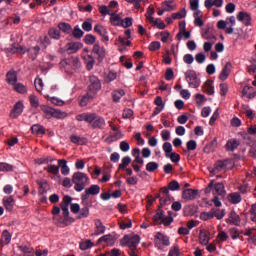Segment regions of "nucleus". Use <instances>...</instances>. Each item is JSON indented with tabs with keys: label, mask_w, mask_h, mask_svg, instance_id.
Instances as JSON below:
<instances>
[{
	"label": "nucleus",
	"mask_w": 256,
	"mask_h": 256,
	"mask_svg": "<svg viewBox=\"0 0 256 256\" xmlns=\"http://www.w3.org/2000/svg\"><path fill=\"white\" fill-rule=\"evenodd\" d=\"M45 171H47L48 173H51L52 175H59V166L56 165H48L47 168H44Z\"/></svg>",
	"instance_id": "37"
},
{
	"label": "nucleus",
	"mask_w": 256,
	"mask_h": 256,
	"mask_svg": "<svg viewBox=\"0 0 256 256\" xmlns=\"http://www.w3.org/2000/svg\"><path fill=\"white\" fill-rule=\"evenodd\" d=\"M158 49H161V43L158 41H154L149 45L150 51H158Z\"/></svg>",
	"instance_id": "59"
},
{
	"label": "nucleus",
	"mask_w": 256,
	"mask_h": 256,
	"mask_svg": "<svg viewBox=\"0 0 256 256\" xmlns=\"http://www.w3.org/2000/svg\"><path fill=\"white\" fill-rule=\"evenodd\" d=\"M100 191L101 187H99V185H92L85 190V195H82V199H87L89 195H99Z\"/></svg>",
	"instance_id": "9"
},
{
	"label": "nucleus",
	"mask_w": 256,
	"mask_h": 256,
	"mask_svg": "<svg viewBox=\"0 0 256 256\" xmlns=\"http://www.w3.org/2000/svg\"><path fill=\"white\" fill-rule=\"evenodd\" d=\"M77 121H86V123H93L95 113H83L76 116Z\"/></svg>",
	"instance_id": "16"
},
{
	"label": "nucleus",
	"mask_w": 256,
	"mask_h": 256,
	"mask_svg": "<svg viewBox=\"0 0 256 256\" xmlns=\"http://www.w3.org/2000/svg\"><path fill=\"white\" fill-rule=\"evenodd\" d=\"M90 91L95 93V91H99L101 89V82H99V79L95 76L90 77V85H89Z\"/></svg>",
	"instance_id": "14"
},
{
	"label": "nucleus",
	"mask_w": 256,
	"mask_h": 256,
	"mask_svg": "<svg viewBox=\"0 0 256 256\" xmlns=\"http://www.w3.org/2000/svg\"><path fill=\"white\" fill-rule=\"evenodd\" d=\"M185 77L186 79H189V86L193 87V89H197V87H199V85H201V83L199 82V80H197V73H195V71L193 70H188L185 73Z\"/></svg>",
	"instance_id": "5"
},
{
	"label": "nucleus",
	"mask_w": 256,
	"mask_h": 256,
	"mask_svg": "<svg viewBox=\"0 0 256 256\" xmlns=\"http://www.w3.org/2000/svg\"><path fill=\"white\" fill-rule=\"evenodd\" d=\"M165 216V213L163 212V209L158 206V209L156 210V214L153 217V225H161V222L163 221V217Z\"/></svg>",
	"instance_id": "15"
},
{
	"label": "nucleus",
	"mask_w": 256,
	"mask_h": 256,
	"mask_svg": "<svg viewBox=\"0 0 256 256\" xmlns=\"http://www.w3.org/2000/svg\"><path fill=\"white\" fill-rule=\"evenodd\" d=\"M14 91H16L17 93H27V88L25 87V85L21 84V83H16L14 84Z\"/></svg>",
	"instance_id": "42"
},
{
	"label": "nucleus",
	"mask_w": 256,
	"mask_h": 256,
	"mask_svg": "<svg viewBox=\"0 0 256 256\" xmlns=\"http://www.w3.org/2000/svg\"><path fill=\"white\" fill-rule=\"evenodd\" d=\"M41 111H43V113H45V115H50V117H53V112L55 111V109L47 106V105H42L40 106Z\"/></svg>",
	"instance_id": "47"
},
{
	"label": "nucleus",
	"mask_w": 256,
	"mask_h": 256,
	"mask_svg": "<svg viewBox=\"0 0 256 256\" xmlns=\"http://www.w3.org/2000/svg\"><path fill=\"white\" fill-rule=\"evenodd\" d=\"M172 2L170 1H164L162 3V9H164V11H175L176 6L171 4Z\"/></svg>",
	"instance_id": "44"
},
{
	"label": "nucleus",
	"mask_w": 256,
	"mask_h": 256,
	"mask_svg": "<svg viewBox=\"0 0 256 256\" xmlns=\"http://www.w3.org/2000/svg\"><path fill=\"white\" fill-rule=\"evenodd\" d=\"M23 102L18 101L15 105L14 108L12 109L11 113H10V117L11 119H17V117H19V115H21V113H23Z\"/></svg>",
	"instance_id": "8"
},
{
	"label": "nucleus",
	"mask_w": 256,
	"mask_h": 256,
	"mask_svg": "<svg viewBox=\"0 0 256 256\" xmlns=\"http://www.w3.org/2000/svg\"><path fill=\"white\" fill-rule=\"evenodd\" d=\"M11 51H13L14 53H25V48H23L19 44H13Z\"/></svg>",
	"instance_id": "57"
},
{
	"label": "nucleus",
	"mask_w": 256,
	"mask_h": 256,
	"mask_svg": "<svg viewBox=\"0 0 256 256\" xmlns=\"http://www.w3.org/2000/svg\"><path fill=\"white\" fill-rule=\"evenodd\" d=\"M163 151L166 154V157H169V153H171V151H173V146L171 145V143L169 142H165L162 146Z\"/></svg>",
	"instance_id": "51"
},
{
	"label": "nucleus",
	"mask_w": 256,
	"mask_h": 256,
	"mask_svg": "<svg viewBox=\"0 0 256 256\" xmlns=\"http://www.w3.org/2000/svg\"><path fill=\"white\" fill-rule=\"evenodd\" d=\"M212 214L213 217H216L217 219H223V217H225V210H215L214 208H212Z\"/></svg>",
	"instance_id": "48"
},
{
	"label": "nucleus",
	"mask_w": 256,
	"mask_h": 256,
	"mask_svg": "<svg viewBox=\"0 0 256 256\" xmlns=\"http://www.w3.org/2000/svg\"><path fill=\"white\" fill-rule=\"evenodd\" d=\"M58 165H59V167H61L62 175L69 174V167L67 166V160H65V159L58 160Z\"/></svg>",
	"instance_id": "29"
},
{
	"label": "nucleus",
	"mask_w": 256,
	"mask_h": 256,
	"mask_svg": "<svg viewBox=\"0 0 256 256\" xmlns=\"http://www.w3.org/2000/svg\"><path fill=\"white\" fill-rule=\"evenodd\" d=\"M95 36L91 35V34H87L84 38V42L87 45H93V43H95Z\"/></svg>",
	"instance_id": "58"
},
{
	"label": "nucleus",
	"mask_w": 256,
	"mask_h": 256,
	"mask_svg": "<svg viewBox=\"0 0 256 256\" xmlns=\"http://www.w3.org/2000/svg\"><path fill=\"white\" fill-rule=\"evenodd\" d=\"M3 205L6 211H9V213L13 212V208L15 207V199H13V196L4 198Z\"/></svg>",
	"instance_id": "12"
},
{
	"label": "nucleus",
	"mask_w": 256,
	"mask_h": 256,
	"mask_svg": "<svg viewBox=\"0 0 256 256\" xmlns=\"http://www.w3.org/2000/svg\"><path fill=\"white\" fill-rule=\"evenodd\" d=\"M96 231L94 232V235H101V233H105V226H103V223L101 220H96Z\"/></svg>",
	"instance_id": "34"
},
{
	"label": "nucleus",
	"mask_w": 256,
	"mask_h": 256,
	"mask_svg": "<svg viewBox=\"0 0 256 256\" xmlns=\"http://www.w3.org/2000/svg\"><path fill=\"white\" fill-rule=\"evenodd\" d=\"M168 189L170 191H179L181 189V186L179 185V182H177V180H173L168 184Z\"/></svg>",
	"instance_id": "41"
},
{
	"label": "nucleus",
	"mask_w": 256,
	"mask_h": 256,
	"mask_svg": "<svg viewBox=\"0 0 256 256\" xmlns=\"http://www.w3.org/2000/svg\"><path fill=\"white\" fill-rule=\"evenodd\" d=\"M227 223H230L232 225H239V223H241V218L239 217V215H237V213L232 211L229 218L227 219Z\"/></svg>",
	"instance_id": "21"
},
{
	"label": "nucleus",
	"mask_w": 256,
	"mask_h": 256,
	"mask_svg": "<svg viewBox=\"0 0 256 256\" xmlns=\"http://www.w3.org/2000/svg\"><path fill=\"white\" fill-rule=\"evenodd\" d=\"M92 52H94L96 55H98L99 59H103L105 57V48H101V46H99V44H95L93 46Z\"/></svg>",
	"instance_id": "27"
},
{
	"label": "nucleus",
	"mask_w": 256,
	"mask_h": 256,
	"mask_svg": "<svg viewBox=\"0 0 256 256\" xmlns=\"http://www.w3.org/2000/svg\"><path fill=\"white\" fill-rule=\"evenodd\" d=\"M59 67L68 75H73V72L81 67V62L77 57L66 58L59 63Z\"/></svg>",
	"instance_id": "1"
},
{
	"label": "nucleus",
	"mask_w": 256,
	"mask_h": 256,
	"mask_svg": "<svg viewBox=\"0 0 256 256\" xmlns=\"http://www.w3.org/2000/svg\"><path fill=\"white\" fill-rule=\"evenodd\" d=\"M85 60H86V67H87L88 71H91V69H93V65H95V59H93L92 56L88 55L85 58Z\"/></svg>",
	"instance_id": "49"
},
{
	"label": "nucleus",
	"mask_w": 256,
	"mask_h": 256,
	"mask_svg": "<svg viewBox=\"0 0 256 256\" xmlns=\"http://www.w3.org/2000/svg\"><path fill=\"white\" fill-rule=\"evenodd\" d=\"M238 21H241L246 25V27H249L251 25V15L247 12H239L237 15Z\"/></svg>",
	"instance_id": "10"
},
{
	"label": "nucleus",
	"mask_w": 256,
	"mask_h": 256,
	"mask_svg": "<svg viewBox=\"0 0 256 256\" xmlns=\"http://www.w3.org/2000/svg\"><path fill=\"white\" fill-rule=\"evenodd\" d=\"M170 216H163L162 218V222H160V224L162 223L163 225H165V227H168V225H171V223H173V216H171V212H169Z\"/></svg>",
	"instance_id": "53"
},
{
	"label": "nucleus",
	"mask_w": 256,
	"mask_h": 256,
	"mask_svg": "<svg viewBox=\"0 0 256 256\" xmlns=\"http://www.w3.org/2000/svg\"><path fill=\"white\" fill-rule=\"evenodd\" d=\"M197 195H199V191L195 189H186L182 192V199L185 201H193V199L197 198Z\"/></svg>",
	"instance_id": "7"
},
{
	"label": "nucleus",
	"mask_w": 256,
	"mask_h": 256,
	"mask_svg": "<svg viewBox=\"0 0 256 256\" xmlns=\"http://www.w3.org/2000/svg\"><path fill=\"white\" fill-rule=\"evenodd\" d=\"M90 125H92L93 129H101V127L105 125V120L101 118V116H98L94 113V119L92 120Z\"/></svg>",
	"instance_id": "13"
},
{
	"label": "nucleus",
	"mask_w": 256,
	"mask_h": 256,
	"mask_svg": "<svg viewBox=\"0 0 256 256\" xmlns=\"http://www.w3.org/2000/svg\"><path fill=\"white\" fill-rule=\"evenodd\" d=\"M159 169V164L157 162H149L146 165V171L149 173H153L154 171H157Z\"/></svg>",
	"instance_id": "36"
},
{
	"label": "nucleus",
	"mask_w": 256,
	"mask_h": 256,
	"mask_svg": "<svg viewBox=\"0 0 256 256\" xmlns=\"http://www.w3.org/2000/svg\"><path fill=\"white\" fill-rule=\"evenodd\" d=\"M121 21L122 19L119 14H116V13L111 14L110 23L114 25V27H119V25H121Z\"/></svg>",
	"instance_id": "28"
},
{
	"label": "nucleus",
	"mask_w": 256,
	"mask_h": 256,
	"mask_svg": "<svg viewBox=\"0 0 256 256\" xmlns=\"http://www.w3.org/2000/svg\"><path fill=\"white\" fill-rule=\"evenodd\" d=\"M58 28L60 29V31H63V33H66L67 35L73 33V28L69 23L61 22L58 24Z\"/></svg>",
	"instance_id": "23"
},
{
	"label": "nucleus",
	"mask_w": 256,
	"mask_h": 256,
	"mask_svg": "<svg viewBox=\"0 0 256 256\" xmlns=\"http://www.w3.org/2000/svg\"><path fill=\"white\" fill-rule=\"evenodd\" d=\"M0 243L2 245H9V243H11V233H9V230H4L2 232V239L0 240Z\"/></svg>",
	"instance_id": "25"
},
{
	"label": "nucleus",
	"mask_w": 256,
	"mask_h": 256,
	"mask_svg": "<svg viewBox=\"0 0 256 256\" xmlns=\"http://www.w3.org/2000/svg\"><path fill=\"white\" fill-rule=\"evenodd\" d=\"M91 247H93V242H91V240H85L80 243V249L82 251H87V249H91Z\"/></svg>",
	"instance_id": "43"
},
{
	"label": "nucleus",
	"mask_w": 256,
	"mask_h": 256,
	"mask_svg": "<svg viewBox=\"0 0 256 256\" xmlns=\"http://www.w3.org/2000/svg\"><path fill=\"white\" fill-rule=\"evenodd\" d=\"M34 85L38 93H41L43 91V80L41 78H36Z\"/></svg>",
	"instance_id": "52"
},
{
	"label": "nucleus",
	"mask_w": 256,
	"mask_h": 256,
	"mask_svg": "<svg viewBox=\"0 0 256 256\" xmlns=\"http://www.w3.org/2000/svg\"><path fill=\"white\" fill-rule=\"evenodd\" d=\"M241 145V142L237 139H231L226 143V149L227 151H235L237 147Z\"/></svg>",
	"instance_id": "20"
},
{
	"label": "nucleus",
	"mask_w": 256,
	"mask_h": 256,
	"mask_svg": "<svg viewBox=\"0 0 256 256\" xmlns=\"http://www.w3.org/2000/svg\"><path fill=\"white\" fill-rule=\"evenodd\" d=\"M228 201L233 205H237V203H241V195L239 193H231L228 195Z\"/></svg>",
	"instance_id": "26"
},
{
	"label": "nucleus",
	"mask_w": 256,
	"mask_h": 256,
	"mask_svg": "<svg viewBox=\"0 0 256 256\" xmlns=\"http://www.w3.org/2000/svg\"><path fill=\"white\" fill-rule=\"evenodd\" d=\"M250 213L252 215V221H254L256 223V204H253L251 206Z\"/></svg>",
	"instance_id": "64"
},
{
	"label": "nucleus",
	"mask_w": 256,
	"mask_h": 256,
	"mask_svg": "<svg viewBox=\"0 0 256 256\" xmlns=\"http://www.w3.org/2000/svg\"><path fill=\"white\" fill-rule=\"evenodd\" d=\"M83 47V45L79 42L76 43H69L68 47H67V51L68 53H77L79 51V49H81Z\"/></svg>",
	"instance_id": "24"
},
{
	"label": "nucleus",
	"mask_w": 256,
	"mask_h": 256,
	"mask_svg": "<svg viewBox=\"0 0 256 256\" xmlns=\"http://www.w3.org/2000/svg\"><path fill=\"white\" fill-rule=\"evenodd\" d=\"M32 132L36 133V135H45V127L39 124H34L31 127Z\"/></svg>",
	"instance_id": "32"
},
{
	"label": "nucleus",
	"mask_w": 256,
	"mask_h": 256,
	"mask_svg": "<svg viewBox=\"0 0 256 256\" xmlns=\"http://www.w3.org/2000/svg\"><path fill=\"white\" fill-rule=\"evenodd\" d=\"M191 11H197L199 9V0H189Z\"/></svg>",
	"instance_id": "61"
},
{
	"label": "nucleus",
	"mask_w": 256,
	"mask_h": 256,
	"mask_svg": "<svg viewBox=\"0 0 256 256\" xmlns=\"http://www.w3.org/2000/svg\"><path fill=\"white\" fill-rule=\"evenodd\" d=\"M173 77H175V74L173 73V69L172 68H167V70L165 72L166 81H171V79H173Z\"/></svg>",
	"instance_id": "60"
},
{
	"label": "nucleus",
	"mask_w": 256,
	"mask_h": 256,
	"mask_svg": "<svg viewBox=\"0 0 256 256\" xmlns=\"http://www.w3.org/2000/svg\"><path fill=\"white\" fill-rule=\"evenodd\" d=\"M88 181H89V178L83 172H76L72 176V183L75 184L74 186L75 191H83Z\"/></svg>",
	"instance_id": "2"
},
{
	"label": "nucleus",
	"mask_w": 256,
	"mask_h": 256,
	"mask_svg": "<svg viewBox=\"0 0 256 256\" xmlns=\"http://www.w3.org/2000/svg\"><path fill=\"white\" fill-rule=\"evenodd\" d=\"M204 93H208V95H213L215 93V88L213 87V80H207L203 87Z\"/></svg>",
	"instance_id": "18"
},
{
	"label": "nucleus",
	"mask_w": 256,
	"mask_h": 256,
	"mask_svg": "<svg viewBox=\"0 0 256 256\" xmlns=\"http://www.w3.org/2000/svg\"><path fill=\"white\" fill-rule=\"evenodd\" d=\"M125 95L124 90H117L113 92V101L114 103H119V100Z\"/></svg>",
	"instance_id": "38"
},
{
	"label": "nucleus",
	"mask_w": 256,
	"mask_h": 256,
	"mask_svg": "<svg viewBox=\"0 0 256 256\" xmlns=\"http://www.w3.org/2000/svg\"><path fill=\"white\" fill-rule=\"evenodd\" d=\"M216 195H219V197H225V185L223 183H217L214 186Z\"/></svg>",
	"instance_id": "30"
},
{
	"label": "nucleus",
	"mask_w": 256,
	"mask_h": 256,
	"mask_svg": "<svg viewBox=\"0 0 256 256\" xmlns=\"http://www.w3.org/2000/svg\"><path fill=\"white\" fill-rule=\"evenodd\" d=\"M160 243H162L165 246L169 245V237H167L161 232H157L155 235V245H160Z\"/></svg>",
	"instance_id": "11"
},
{
	"label": "nucleus",
	"mask_w": 256,
	"mask_h": 256,
	"mask_svg": "<svg viewBox=\"0 0 256 256\" xmlns=\"http://www.w3.org/2000/svg\"><path fill=\"white\" fill-rule=\"evenodd\" d=\"M235 164L233 163V160L226 159L224 161L218 160L214 164V168L210 170L211 175H217V173H220V171H223L225 169H233V166Z\"/></svg>",
	"instance_id": "3"
},
{
	"label": "nucleus",
	"mask_w": 256,
	"mask_h": 256,
	"mask_svg": "<svg viewBox=\"0 0 256 256\" xmlns=\"http://www.w3.org/2000/svg\"><path fill=\"white\" fill-rule=\"evenodd\" d=\"M186 15H187V10H185V8H183L178 13H173L172 14V19H183V18L186 17Z\"/></svg>",
	"instance_id": "46"
},
{
	"label": "nucleus",
	"mask_w": 256,
	"mask_h": 256,
	"mask_svg": "<svg viewBox=\"0 0 256 256\" xmlns=\"http://www.w3.org/2000/svg\"><path fill=\"white\" fill-rule=\"evenodd\" d=\"M209 232L201 230L199 233V242L201 245H209Z\"/></svg>",
	"instance_id": "22"
},
{
	"label": "nucleus",
	"mask_w": 256,
	"mask_h": 256,
	"mask_svg": "<svg viewBox=\"0 0 256 256\" xmlns=\"http://www.w3.org/2000/svg\"><path fill=\"white\" fill-rule=\"evenodd\" d=\"M153 15H155V8L153 7V5H150L145 15L149 23H153V19H155L153 18Z\"/></svg>",
	"instance_id": "33"
},
{
	"label": "nucleus",
	"mask_w": 256,
	"mask_h": 256,
	"mask_svg": "<svg viewBox=\"0 0 256 256\" xmlns=\"http://www.w3.org/2000/svg\"><path fill=\"white\" fill-rule=\"evenodd\" d=\"M29 99L32 107L34 108L39 107V100L37 99V96H35V94H31Z\"/></svg>",
	"instance_id": "56"
},
{
	"label": "nucleus",
	"mask_w": 256,
	"mask_h": 256,
	"mask_svg": "<svg viewBox=\"0 0 256 256\" xmlns=\"http://www.w3.org/2000/svg\"><path fill=\"white\" fill-rule=\"evenodd\" d=\"M0 171H13V167L7 163H0Z\"/></svg>",
	"instance_id": "63"
},
{
	"label": "nucleus",
	"mask_w": 256,
	"mask_h": 256,
	"mask_svg": "<svg viewBox=\"0 0 256 256\" xmlns=\"http://www.w3.org/2000/svg\"><path fill=\"white\" fill-rule=\"evenodd\" d=\"M48 33L52 39H60L61 38V31H59L55 28H51Z\"/></svg>",
	"instance_id": "39"
},
{
	"label": "nucleus",
	"mask_w": 256,
	"mask_h": 256,
	"mask_svg": "<svg viewBox=\"0 0 256 256\" xmlns=\"http://www.w3.org/2000/svg\"><path fill=\"white\" fill-rule=\"evenodd\" d=\"M71 201H73L71 196H64L63 201L60 204L65 219H69V205H71Z\"/></svg>",
	"instance_id": "6"
},
{
	"label": "nucleus",
	"mask_w": 256,
	"mask_h": 256,
	"mask_svg": "<svg viewBox=\"0 0 256 256\" xmlns=\"http://www.w3.org/2000/svg\"><path fill=\"white\" fill-rule=\"evenodd\" d=\"M6 81L9 85H15L17 83V73L13 70H10L6 74Z\"/></svg>",
	"instance_id": "19"
},
{
	"label": "nucleus",
	"mask_w": 256,
	"mask_h": 256,
	"mask_svg": "<svg viewBox=\"0 0 256 256\" xmlns=\"http://www.w3.org/2000/svg\"><path fill=\"white\" fill-rule=\"evenodd\" d=\"M52 117H55L56 119H65V117H67V114H66V112H63L61 110L54 109Z\"/></svg>",
	"instance_id": "50"
},
{
	"label": "nucleus",
	"mask_w": 256,
	"mask_h": 256,
	"mask_svg": "<svg viewBox=\"0 0 256 256\" xmlns=\"http://www.w3.org/2000/svg\"><path fill=\"white\" fill-rule=\"evenodd\" d=\"M72 35H73V37H75V39H81V37H83V35H84V32H83V30L80 29L79 26H76L74 28V30L72 31Z\"/></svg>",
	"instance_id": "45"
},
{
	"label": "nucleus",
	"mask_w": 256,
	"mask_h": 256,
	"mask_svg": "<svg viewBox=\"0 0 256 256\" xmlns=\"http://www.w3.org/2000/svg\"><path fill=\"white\" fill-rule=\"evenodd\" d=\"M173 201V197L170 195H164L160 198V204L158 207L163 208L169 202Z\"/></svg>",
	"instance_id": "35"
},
{
	"label": "nucleus",
	"mask_w": 256,
	"mask_h": 256,
	"mask_svg": "<svg viewBox=\"0 0 256 256\" xmlns=\"http://www.w3.org/2000/svg\"><path fill=\"white\" fill-rule=\"evenodd\" d=\"M99 243H109L113 245V243H115V237L111 236V234L104 235L98 240V244Z\"/></svg>",
	"instance_id": "31"
},
{
	"label": "nucleus",
	"mask_w": 256,
	"mask_h": 256,
	"mask_svg": "<svg viewBox=\"0 0 256 256\" xmlns=\"http://www.w3.org/2000/svg\"><path fill=\"white\" fill-rule=\"evenodd\" d=\"M180 251H179V246H174L172 249L169 251L168 256H179Z\"/></svg>",
	"instance_id": "62"
},
{
	"label": "nucleus",
	"mask_w": 256,
	"mask_h": 256,
	"mask_svg": "<svg viewBox=\"0 0 256 256\" xmlns=\"http://www.w3.org/2000/svg\"><path fill=\"white\" fill-rule=\"evenodd\" d=\"M153 27H157L158 29H165V23L161 21V19H153V22H150Z\"/></svg>",
	"instance_id": "54"
},
{
	"label": "nucleus",
	"mask_w": 256,
	"mask_h": 256,
	"mask_svg": "<svg viewBox=\"0 0 256 256\" xmlns=\"http://www.w3.org/2000/svg\"><path fill=\"white\" fill-rule=\"evenodd\" d=\"M120 25H121V27H124V29H127L128 27H131V25H133V18L126 17L125 19H122Z\"/></svg>",
	"instance_id": "40"
},
{
	"label": "nucleus",
	"mask_w": 256,
	"mask_h": 256,
	"mask_svg": "<svg viewBox=\"0 0 256 256\" xmlns=\"http://www.w3.org/2000/svg\"><path fill=\"white\" fill-rule=\"evenodd\" d=\"M232 67L233 66L231 65V62L226 63V65L224 66V68L219 76V79L221 81H225L227 79V77H229Z\"/></svg>",
	"instance_id": "17"
},
{
	"label": "nucleus",
	"mask_w": 256,
	"mask_h": 256,
	"mask_svg": "<svg viewBox=\"0 0 256 256\" xmlns=\"http://www.w3.org/2000/svg\"><path fill=\"white\" fill-rule=\"evenodd\" d=\"M115 79H117V73L109 72L105 77L104 81L105 83H111V81H115Z\"/></svg>",
	"instance_id": "55"
},
{
	"label": "nucleus",
	"mask_w": 256,
	"mask_h": 256,
	"mask_svg": "<svg viewBox=\"0 0 256 256\" xmlns=\"http://www.w3.org/2000/svg\"><path fill=\"white\" fill-rule=\"evenodd\" d=\"M140 241H141V238L139 237V235H134L132 237L129 235H125L123 240H121V245L122 247H125V245H128L131 251H135Z\"/></svg>",
	"instance_id": "4"
}]
</instances>
